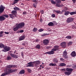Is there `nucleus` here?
<instances>
[{"mask_svg":"<svg viewBox=\"0 0 76 76\" xmlns=\"http://www.w3.org/2000/svg\"><path fill=\"white\" fill-rule=\"evenodd\" d=\"M3 36V34H0V37H2Z\"/></svg>","mask_w":76,"mask_h":76,"instance_id":"nucleus-56","label":"nucleus"},{"mask_svg":"<svg viewBox=\"0 0 76 76\" xmlns=\"http://www.w3.org/2000/svg\"><path fill=\"white\" fill-rule=\"evenodd\" d=\"M24 31L23 30H20V33H22V32H23Z\"/></svg>","mask_w":76,"mask_h":76,"instance_id":"nucleus-43","label":"nucleus"},{"mask_svg":"<svg viewBox=\"0 0 76 76\" xmlns=\"http://www.w3.org/2000/svg\"><path fill=\"white\" fill-rule=\"evenodd\" d=\"M15 25V27L13 28V31H18L19 29H20L23 28L25 26V23L21 22L19 23H17Z\"/></svg>","mask_w":76,"mask_h":76,"instance_id":"nucleus-1","label":"nucleus"},{"mask_svg":"<svg viewBox=\"0 0 76 76\" xmlns=\"http://www.w3.org/2000/svg\"><path fill=\"white\" fill-rule=\"evenodd\" d=\"M48 26H54V24H53V23L52 22H50L48 24Z\"/></svg>","mask_w":76,"mask_h":76,"instance_id":"nucleus-28","label":"nucleus"},{"mask_svg":"<svg viewBox=\"0 0 76 76\" xmlns=\"http://www.w3.org/2000/svg\"><path fill=\"white\" fill-rule=\"evenodd\" d=\"M66 65V64L64 63H62L60 64V66H65Z\"/></svg>","mask_w":76,"mask_h":76,"instance_id":"nucleus-31","label":"nucleus"},{"mask_svg":"<svg viewBox=\"0 0 76 76\" xmlns=\"http://www.w3.org/2000/svg\"><path fill=\"white\" fill-rule=\"evenodd\" d=\"M47 34H43L42 35V36L44 37L45 36H46Z\"/></svg>","mask_w":76,"mask_h":76,"instance_id":"nucleus-50","label":"nucleus"},{"mask_svg":"<svg viewBox=\"0 0 76 76\" xmlns=\"http://www.w3.org/2000/svg\"><path fill=\"white\" fill-rule=\"evenodd\" d=\"M16 65H10L7 66L6 68H9V69H10V68H12V67H16Z\"/></svg>","mask_w":76,"mask_h":76,"instance_id":"nucleus-12","label":"nucleus"},{"mask_svg":"<svg viewBox=\"0 0 76 76\" xmlns=\"http://www.w3.org/2000/svg\"><path fill=\"white\" fill-rule=\"evenodd\" d=\"M72 45V42H69L68 44V45L69 46V45Z\"/></svg>","mask_w":76,"mask_h":76,"instance_id":"nucleus-35","label":"nucleus"},{"mask_svg":"<svg viewBox=\"0 0 76 76\" xmlns=\"http://www.w3.org/2000/svg\"><path fill=\"white\" fill-rule=\"evenodd\" d=\"M59 50V46L58 45H55L54 47V48L52 50V51L47 52L45 53L46 54H54V52Z\"/></svg>","mask_w":76,"mask_h":76,"instance_id":"nucleus-3","label":"nucleus"},{"mask_svg":"<svg viewBox=\"0 0 76 76\" xmlns=\"http://www.w3.org/2000/svg\"><path fill=\"white\" fill-rule=\"evenodd\" d=\"M69 11H65V13L64 14V15L65 16H67L69 15Z\"/></svg>","mask_w":76,"mask_h":76,"instance_id":"nucleus-24","label":"nucleus"},{"mask_svg":"<svg viewBox=\"0 0 76 76\" xmlns=\"http://www.w3.org/2000/svg\"><path fill=\"white\" fill-rule=\"evenodd\" d=\"M27 70H28V72H29V73L31 72V69H27Z\"/></svg>","mask_w":76,"mask_h":76,"instance_id":"nucleus-46","label":"nucleus"},{"mask_svg":"<svg viewBox=\"0 0 76 76\" xmlns=\"http://www.w3.org/2000/svg\"><path fill=\"white\" fill-rule=\"evenodd\" d=\"M71 73H72L71 72H69L68 71L64 72V74L65 75H70Z\"/></svg>","mask_w":76,"mask_h":76,"instance_id":"nucleus-19","label":"nucleus"},{"mask_svg":"<svg viewBox=\"0 0 76 76\" xmlns=\"http://www.w3.org/2000/svg\"><path fill=\"white\" fill-rule=\"evenodd\" d=\"M38 30V28H34L32 30V31L34 32H36V31H37Z\"/></svg>","mask_w":76,"mask_h":76,"instance_id":"nucleus-26","label":"nucleus"},{"mask_svg":"<svg viewBox=\"0 0 76 76\" xmlns=\"http://www.w3.org/2000/svg\"><path fill=\"white\" fill-rule=\"evenodd\" d=\"M43 43L45 45H47L49 43V40L48 39H45L43 40Z\"/></svg>","mask_w":76,"mask_h":76,"instance_id":"nucleus-6","label":"nucleus"},{"mask_svg":"<svg viewBox=\"0 0 76 76\" xmlns=\"http://www.w3.org/2000/svg\"><path fill=\"white\" fill-rule=\"evenodd\" d=\"M5 9V7L3 6V5L1 4L0 6V13H2Z\"/></svg>","mask_w":76,"mask_h":76,"instance_id":"nucleus-5","label":"nucleus"},{"mask_svg":"<svg viewBox=\"0 0 76 76\" xmlns=\"http://www.w3.org/2000/svg\"><path fill=\"white\" fill-rule=\"evenodd\" d=\"M16 71V69H13V70H12L11 69V73L12 72H15Z\"/></svg>","mask_w":76,"mask_h":76,"instance_id":"nucleus-40","label":"nucleus"},{"mask_svg":"<svg viewBox=\"0 0 76 76\" xmlns=\"http://www.w3.org/2000/svg\"><path fill=\"white\" fill-rule=\"evenodd\" d=\"M67 52L66 51H64L63 53V56L64 57V58H67Z\"/></svg>","mask_w":76,"mask_h":76,"instance_id":"nucleus-11","label":"nucleus"},{"mask_svg":"<svg viewBox=\"0 0 76 76\" xmlns=\"http://www.w3.org/2000/svg\"><path fill=\"white\" fill-rule=\"evenodd\" d=\"M25 39V36H22L19 38V40L22 41V40H23Z\"/></svg>","mask_w":76,"mask_h":76,"instance_id":"nucleus-20","label":"nucleus"},{"mask_svg":"<svg viewBox=\"0 0 76 76\" xmlns=\"http://www.w3.org/2000/svg\"><path fill=\"white\" fill-rule=\"evenodd\" d=\"M66 71H67V72H72V71L73 70V69L72 68H67L66 69Z\"/></svg>","mask_w":76,"mask_h":76,"instance_id":"nucleus-15","label":"nucleus"},{"mask_svg":"<svg viewBox=\"0 0 76 76\" xmlns=\"http://www.w3.org/2000/svg\"><path fill=\"white\" fill-rule=\"evenodd\" d=\"M33 2H37V0H32Z\"/></svg>","mask_w":76,"mask_h":76,"instance_id":"nucleus-52","label":"nucleus"},{"mask_svg":"<svg viewBox=\"0 0 76 76\" xmlns=\"http://www.w3.org/2000/svg\"><path fill=\"white\" fill-rule=\"evenodd\" d=\"M25 70L24 69H22L19 72V75H22L25 73Z\"/></svg>","mask_w":76,"mask_h":76,"instance_id":"nucleus-17","label":"nucleus"},{"mask_svg":"<svg viewBox=\"0 0 76 76\" xmlns=\"http://www.w3.org/2000/svg\"><path fill=\"white\" fill-rule=\"evenodd\" d=\"M11 13L12 14V15H15V14H16L17 13V12L16 11L13 10L12 11Z\"/></svg>","mask_w":76,"mask_h":76,"instance_id":"nucleus-23","label":"nucleus"},{"mask_svg":"<svg viewBox=\"0 0 76 76\" xmlns=\"http://www.w3.org/2000/svg\"><path fill=\"white\" fill-rule=\"evenodd\" d=\"M36 42H39V39H36L35 40Z\"/></svg>","mask_w":76,"mask_h":76,"instance_id":"nucleus-42","label":"nucleus"},{"mask_svg":"<svg viewBox=\"0 0 76 76\" xmlns=\"http://www.w3.org/2000/svg\"><path fill=\"white\" fill-rule=\"evenodd\" d=\"M26 13H27L26 12H24L23 13V15H24L26 14Z\"/></svg>","mask_w":76,"mask_h":76,"instance_id":"nucleus-47","label":"nucleus"},{"mask_svg":"<svg viewBox=\"0 0 76 76\" xmlns=\"http://www.w3.org/2000/svg\"><path fill=\"white\" fill-rule=\"evenodd\" d=\"M74 19L72 18L69 17L66 20V22L67 23H71L72 22V21H73Z\"/></svg>","mask_w":76,"mask_h":76,"instance_id":"nucleus-7","label":"nucleus"},{"mask_svg":"<svg viewBox=\"0 0 76 76\" xmlns=\"http://www.w3.org/2000/svg\"><path fill=\"white\" fill-rule=\"evenodd\" d=\"M10 55L12 57H13V58H15L16 59V58H18V56L15 54H13L12 53H11Z\"/></svg>","mask_w":76,"mask_h":76,"instance_id":"nucleus-13","label":"nucleus"},{"mask_svg":"<svg viewBox=\"0 0 76 76\" xmlns=\"http://www.w3.org/2000/svg\"><path fill=\"white\" fill-rule=\"evenodd\" d=\"M40 21L41 22H42V19H41L40 20Z\"/></svg>","mask_w":76,"mask_h":76,"instance_id":"nucleus-60","label":"nucleus"},{"mask_svg":"<svg viewBox=\"0 0 76 76\" xmlns=\"http://www.w3.org/2000/svg\"><path fill=\"white\" fill-rule=\"evenodd\" d=\"M57 66V64H56L55 63H54L53 66Z\"/></svg>","mask_w":76,"mask_h":76,"instance_id":"nucleus-58","label":"nucleus"},{"mask_svg":"<svg viewBox=\"0 0 76 76\" xmlns=\"http://www.w3.org/2000/svg\"><path fill=\"white\" fill-rule=\"evenodd\" d=\"M4 34H9V32H5Z\"/></svg>","mask_w":76,"mask_h":76,"instance_id":"nucleus-51","label":"nucleus"},{"mask_svg":"<svg viewBox=\"0 0 76 76\" xmlns=\"http://www.w3.org/2000/svg\"><path fill=\"white\" fill-rule=\"evenodd\" d=\"M50 66H54V64L50 63Z\"/></svg>","mask_w":76,"mask_h":76,"instance_id":"nucleus-45","label":"nucleus"},{"mask_svg":"<svg viewBox=\"0 0 76 76\" xmlns=\"http://www.w3.org/2000/svg\"><path fill=\"white\" fill-rule=\"evenodd\" d=\"M40 12H43V10H41V11H40Z\"/></svg>","mask_w":76,"mask_h":76,"instance_id":"nucleus-61","label":"nucleus"},{"mask_svg":"<svg viewBox=\"0 0 76 76\" xmlns=\"http://www.w3.org/2000/svg\"><path fill=\"white\" fill-rule=\"evenodd\" d=\"M56 7H60V5L59 4H56Z\"/></svg>","mask_w":76,"mask_h":76,"instance_id":"nucleus-39","label":"nucleus"},{"mask_svg":"<svg viewBox=\"0 0 76 76\" xmlns=\"http://www.w3.org/2000/svg\"><path fill=\"white\" fill-rule=\"evenodd\" d=\"M11 59H12V57H11L10 56H7V60H11Z\"/></svg>","mask_w":76,"mask_h":76,"instance_id":"nucleus-27","label":"nucleus"},{"mask_svg":"<svg viewBox=\"0 0 76 76\" xmlns=\"http://www.w3.org/2000/svg\"><path fill=\"white\" fill-rule=\"evenodd\" d=\"M22 45H25V43H22Z\"/></svg>","mask_w":76,"mask_h":76,"instance_id":"nucleus-59","label":"nucleus"},{"mask_svg":"<svg viewBox=\"0 0 76 76\" xmlns=\"http://www.w3.org/2000/svg\"><path fill=\"white\" fill-rule=\"evenodd\" d=\"M71 56H72V57H75V56H76V52L75 51L72 52L71 54Z\"/></svg>","mask_w":76,"mask_h":76,"instance_id":"nucleus-16","label":"nucleus"},{"mask_svg":"<svg viewBox=\"0 0 76 76\" xmlns=\"http://www.w3.org/2000/svg\"><path fill=\"white\" fill-rule=\"evenodd\" d=\"M12 73V69L6 68L5 70V72L1 74V76H4L7 75Z\"/></svg>","mask_w":76,"mask_h":76,"instance_id":"nucleus-4","label":"nucleus"},{"mask_svg":"<svg viewBox=\"0 0 76 76\" xmlns=\"http://www.w3.org/2000/svg\"><path fill=\"white\" fill-rule=\"evenodd\" d=\"M10 17V18H13V14H9V15Z\"/></svg>","mask_w":76,"mask_h":76,"instance_id":"nucleus-36","label":"nucleus"},{"mask_svg":"<svg viewBox=\"0 0 76 76\" xmlns=\"http://www.w3.org/2000/svg\"><path fill=\"white\" fill-rule=\"evenodd\" d=\"M18 33H20V30H18L17 31V34H18Z\"/></svg>","mask_w":76,"mask_h":76,"instance_id":"nucleus-55","label":"nucleus"},{"mask_svg":"<svg viewBox=\"0 0 76 76\" xmlns=\"http://www.w3.org/2000/svg\"><path fill=\"white\" fill-rule=\"evenodd\" d=\"M70 15H76V12H69V13Z\"/></svg>","mask_w":76,"mask_h":76,"instance_id":"nucleus-25","label":"nucleus"},{"mask_svg":"<svg viewBox=\"0 0 76 76\" xmlns=\"http://www.w3.org/2000/svg\"><path fill=\"white\" fill-rule=\"evenodd\" d=\"M33 63L34 64V66L37 67L38 66V65L40 64V61H33Z\"/></svg>","mask_w":76,"mask_h":76,"instance_id":"nucleus-9","label":"nucleus"},{"mask_svg":"<svg viewBox=\"0 0 76 76\" xmlns=\"http://www.w3.org/2000/svg\"><path fill=\"white\" fill-rule=\"evenodd\" d=\"M23 48H21V49H23Z\"/></svg>","mask_w":76,"mask_h":76,"instance_id":"nucleus-64","label":"nucleus"},{"mask_svg":"<svg viewBox=\"0 0 76 76\" xmlns=\"http://www.w3.org/2000/svg\"><path fill=\"white\" fill-rule=\"evenodd\" d=\"M33 6L34 7H37V3H34L33 4Z\"/></svg>","mask_w":76,"mask_h":76,"instance_id":"nucleus-38","label":"nucleus"},{"mask_svg":"<svg viewBox=\"0 0 76 76\" xmlns=\"http://www.w3.org/2000/svg\"><path fill=\"white\" fill-rule=\"evenodd\" d=\"M0 48H3L4 49L2 50V51L3 52H7L11 50L10 47L7 46H4L2 43H0Z\"/></svg>","mask_w":76,"mask_h":76,"instance_id":"nucleus-2","label":"nucleus"},{"mask_svg":"<svg viewBox=\"0 0 76 76\" xmlns=\"http://www.w3.org/2000/svg\"><path fill=\"white\" fill-rule=\"evenodd\" d=\"M21 5H24V4H23V3H22L21 4Z\"/></svg>","mask_w":76,"mask_h":76,"instance_id":"nucleus-62","label":"nucleus"},{"mask_svg":"<svg viewBox=\"0 0 76 76\" xmlns=\"http://www.w3.org/2000/svg\"><path fill=\"white\" fill-rule=\"evenodd\" d=\"M61 70L62 71H66V69H62Z\"/></svg>","mask_w":76,"mask_h":76,"instance_id":"nucleus-53","label":"nucleus"},{"mask_svg":"<svg viewBox=\"0 0 76 76\" xmlns=\"http://www.w3.org/2000/svg\"><path fill=\"white\" fill-rule=\"evenodd\" d=\"M34 62H31L28 64V65H27V67H34Z\"/></svg>","mask_w":76,"mask_h":76,"instance_id":"nucleus-8","label":"nucleus"},{"mask_svg":"<svg viewBox=\"0 0 76 76\" xmlns=\"http://www.w3.org/2000/svg\"><path fill=\"white\" fill-rule=\"evenodd\" d=\"M53 63H58V59H57L55 58L53 60Z\"/></svg>","mask_w":76,"mask_h":76,"instance_id":"nucleus-22","label":"nucleus"},{"mask_svg":"<svg viewBox=\"0 0 76 76\" xmlns=\"http://www.w3.org/2000/svg\"><path fill=\"white\" fill-rule=\"evenodd\" d=\"M2 16H3V17H5V18H9V15H8L4 14V15H2Z\"/></svg>","mask_w":76,"mask_h":76,"instance_id":"nucleus-30","label":"nucleus"},{"mask_svg":"<svg viewBox=\"0 0 76 76\" xmlns=\"http://www.w3.org/2000/svg\"><path fill=\"white\" fill-rule=\"evenodd\" d=\"M51 2L52 4H56V3L53 0H51Z\"/></svg>","mask_w":76,"mask_h":76,"instance_id":"nucleus-33","label":"nucleus"},{"mask_svg":"<svg viewBox=\"0 0 76 76\" xmlns=\"http://www.w3.org/2000/svg\"><path fill=\"white\" fill-rule=\"evenodd\" d=\"M61 46L63 48H65L66 47V42H63L61 43Z\"/></svg>","mask_w":76,"mask_h":76,"instance_id":"nucleus-10","label":"nucleus"},{"mask_svg":"<svg viewBox=\"0 0 76 76\" xmlns=\"http://www.w3.org/2000/svg\"><path fill=\"white\" fill-rule=\"evenodd\" d=\"M44 31V29L40 28L39 30L38 31L39 32H42V31Z\"/></svg>","mask_w":76,"mask_h":76,"instance_id":"nucleus-37","label":"nucleus"},{"mask_svg":"<svg viewBox=\"0 0 76 76\" xmlns=\"http://www.w3.org/2000/svg\"><path fill=\"white\" fill-rule=\"evenodd\" d=\"M56 16V15L54 14H52L51 15V17H53V18H55Z\"/></svg>","mask_w":76,"mask_h":76,"instance_id":"nucleus-41","label":"nucleus"},{"mask_svg":"<svg viewBox=\"0 0 76 76\" xmlns=\"http://www.w3.org/2000/svg\"><path fill=\"white\" fill-rule=\"evenodd\" d=\"M19 1V0H15V1H14L13 4H15L16 3H17Z\"/></svg>","mask_w":76,"mask_h":76,"instance_id":"nucleus-29","label":"nucleus"},{"mask_svg":"<svg viewBox=\"0 0 76 76\" xmlns=\"http://www.w3.org/2000/svg\"><path fill=\"white\" fill-rule=\"evenodd\" d=\"M14 9L15 10H19V8L18 7H16L14 8Z\"/></svg>","mask_w":76,"mask_h":76,"instance_id":"nucleus-32","label":"nucleus"},{"mask_svg":"<svg viewBox=\"0 0 76 76\" xmlns=\"http://www.w3.org/2000/svg\"><path fill=\"white\" fill-rule=\"evenodd\" d=\"M6 19V18L3 16H0V21H4Z\"/></svg>","mask_w":76,"mask_h":76,"instance_id":"nucleus-14","label":"nucleus"},{"mask_svg":"<svg viewBox=\"0 0 76 76\" xmlns=\"http://www.w3.org/2000/svg\"><path fill=\"white\" fill-rule=\"evenodd\" d=\"M61 1H59V0H58V1H57V3H61Z\"/></svg>","mask_w":76,"mask_h":76,"instance_id":"nucleus-44","label":"nucleus"},{"mask_svg":"<svg viewBox=\"0 0 76 76\" xmlns=\"http://www.w3.org/2000/svg\"><path fill=\"white\" fill-rule=\"evenodd\" d=\"M72 0L74 3H75V2H76V0Z\"/></svg>","mask_w":76,"mask_h":76,"instance_id":"nucleus-54","label":"nucleus"},{"mask_svg":"<svg viewBox=\"0 0 76 76\" xmlns=\"http://www.w3.org/2000/svg\"><path fill=\"white\" fill-rule=\"evenodd\" d=\"M66 38H67V39H70L71 38H72V37L71 36H68L66 37Z\"/></svg>","mask_w":76,"mask_h":76,"instance_id":"nucleus-34","label":"nucleus"},{"mask_svg":"<svg viewBox=\"0 0 76 76\" xmlns=\"http://www.w3.org/2000/svg\"><path fill=\"white\" fill-rule=\"evenodd\" d=\"M21 55L22 57H23V52H21Z\"/></svg>","mask_w":76,"mask_h":76,"instance_id":"nucleus-57","label":"nucleus"},{"mask_svg":"<svg viewBox=\"0 0 76 76\" xmlns=\"http://www.w3.org/2000/svg\"><path fill=\"white\" fill-rule=\"evenodd\" d=\"M60 60L61 61H64V59L63 58H61Z\"/></svg>","mask_w":76,"mask_h":76,"instance_id":"nucleus-48","label":"nucleus"},{"mask_svg":"<svg viewBox=\"0 0 76 76\" xmlns=\"http://www.w3.org/2000/svg\"><path fill=\"white\" fill-rule=\"evenodd\" d=\"M67 67H70V65H68Z\"/></svg>","mask_w":76,"mask_h":76,"instance_id":"nucleus-63","label":"nucleus"},{"mask_svg":"<svg viewBox=\"0 0 76 76\" xmlns=\"http://www.w3.org/2000/svg\"><path fill=\"white\" fill-rule=\"evenodd\" d=\"M54 12H56V13H58V14H61L62 13V12H61L60 10H55L54 11Z\"/></svg>","mask_w":76,"mask_h":76,"instance_id":"nucleus-18","label":"nucleus"},{"mask_svg":"<svg viewBox=\"0 0 76 76\" xmlns=\"http://www.w3.org/2000/svg\"><path fill=\"white\" fill-rule=\"evenodd\" d=\"M4 31H1L0 32V34H3V33H4Z\"/></svg>","mask_w":76,"mask_h":76,"instance_id":"nucleus-49","label":"nucleus"},{"mask_svg":"<svg viewBox=\"0 0 76 76\" xmlns=\"http://www.w3.org/2000/svg\"><path fill=\"white\" fill-rule=\"evenodd\" d=\"M37 49H40L41 48V46L39 44H37L35 47Z\"/></svg>","mask_w":76,"mask_h":76,"instance_id":"nucleus-21","label":"nucleus"}]
</instances>
